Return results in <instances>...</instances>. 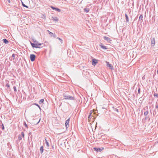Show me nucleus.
<instances>
[{
    "instance_id": "79ce46f5",
    "label": "nucleus",
    "mask_w": 158,
    "mask_h": 158,
    "mask_svg": "<svg viewBox=\"0 0 158 158\" xmlns=\"http://www.w3.org/2000/svg\"><path fill=\"white\" fill-rule=\"evenodd\" d=\"M47 31H48V32L49 33H49L50 32L49 30H47Z\"/></svg>"
},
{
    "instance_id": "4be33fe9",
    "label": "nucleus",
    "mask_w": 158,
    "mask_h": 158,
    "mask_svg": "<svg viewBox=\"0 0 158 158\" xmlns=\"http://www.w3.org/2000/svg\"><path fill=\"white\" fill-rule=\"evenodd\" d=\"M148 113V111H145L144 113V115L145 116H147Z\"/></svg>"
},
{
    "instance_id": "a19ab883",
    "label": "nucleus",
    "mask_w": 158,
    "mask_h": 158,
    "mask_svg": "<svg viewBox=\"0 0 158 158\" xmlns=\"http://www.w3.org/2000/svg\"><path fill=\"white\" fill-rule=\"evenodd\" d=\"M91 118H92V116L90 117L89 118H88V119L89 120V119H91Z\"/></svg>"
},
{
    "instance_id": "39448f33",
    "label": "nucleus",
    "mask_w": 158,
    "mask_h": 158,
    "mask_svg": "<svg viewBox=\"0 0 158 158\" xmlns=\"http://www.w3.org/2000/svg\"><path fill=\"white\" fill-rule=\"evenodd\" d=\"M106 65L109 67V68L110 69H113V67L112 66V65L110 64H109V62L106 61Z\"/></svg>"
},
{
    "instance_id": "20e7f679",
    "label": "nucleus",
    "mask_w": 158,
    "mask_h": 158,
    "mask_svg": "<svg viewBox=\"0 0 158 158\" xmlns=\"http://www.w3.org/2000/svg\"><path fill=\"white\" fill-rule=\"evenodd\" d=\"M70 120V118H69L67 120L65 123V126L67 128L69 127V121Z\"/></svg>"
},
{
    "instance_id": "bb28decb",
    "label": "nucleus",
    "mask_w": 158,
    "mask_h": 158,
    "mask_svg": "<svg viewBox=\"0 0 158 158\" xmlns=\"http://www.w3.org/2000/svg\"><path fill=\"white\" fill-rule=\"evenodd\" d=\"M34 104V105H36L37 106L40 110L41 109V108H40V106L39 105H38L36 103H35Z\"/></svg>"
},
{
    "instance_id": "c85d7f7f",
    "label": "nucleus",
    "mask_w": 158,
    "mask_h": 158,
    "mask_svg": "<svg viewBox=\"0 0 158 158\" xmlns=\"http://www.w3.org/2000/svg\"><path fill=\"white\" fill-rule=\"evenodd\" d=\"M53 33L51 32H50L49 34L50 35L51 37H52L53 35Z\"/></svg>"
},
{
    "instance_id": "412c9836",
    "label": "nucleus",
    "mask_w": 158,
    "mask_h": 158,
    "mask_svg": "<svg viewBox=\"0 0 158 158\" xmlns=\"http://www.w3.org/2000/svg\"><path fill=\"white\" fill-rule=\"evenodd\" d=\"M143 17V16L142 15H140L139 17V20H142V19Z\"/></svg>"
},
{
    "instance_id": "393cba45",
    "label": "nucleus",
    "mask_w": 158,
    "mask_h": 158,
    "mask_svg": "<svg viewBox=\"0 0 158 158\" xmlns=\"http://www.w3.org/2000/svg\"><path fill=\"white\" fill-rule=\"evenodd\" d=\"M155 107H156V109L158 108V101L156 102Z\"/></svg>"
},
{
    "instance_id": "72a5a7b5",
    "label": "nucleus",
    "mask_w": 158,
    "mask_h": 158,
    "mask_svg": "<svg viewBox=\"0 0 158 158\" xmlns=\"http://www.w3.org/2000/svg\"><path fill=\"white\" fill-rule=\"evenodd\" d=\"M57 39L59 40L60 42H61V43H62V40L59 37H57Z\"/></svg>"
},
{
    "instance_id": "58836bf2",
    "label": "nucleus",
    "mask_w": 158,
    "mask_h": 158,
    "mask_svg": "<svg viewBox=\"0 0 158 158\" xmlns=\"http://www.w3.org/2000/svg\"><path fill=\"white\" fill-rule=\"evenodd\" d=\"M54 38H56V35L55 34H53V35Z\"/></svg>"
},
{
    "instance_id": "f8f14e48",
    "label": "nucleus",
    "mask_w": 158,
    "mask_h": 158,
    "mask_svg": "<svg viewBox=\"0 0 158 158\" xmlns=\"http://www.w3.org/2000/svg\"><path fill=\"white\" fill-rule=\"evenodd\" d=\"M94 151H95L96 152H101L102 150V149L100 148H94Z\"/></svg>"
},
{
    "instance_id": "5701e85b",
    "label": "nucleus",
    "mask_w": 158,
    "mask_h": 158,
    "mask_svg": "<svg viewBox=\"0 0 158 158\" xmlns=\"http://www.w3.org/2000/svg\"><path fill=\"white\" fill-rule=\"evenodd\" d=\"M22 136L21 135H19V137H18V139H19V140H22Z\"/></svg>"
},
{
    "instance_id": "423d86ee",
    "label": "nucleus",
    "mask_w": 158,
    "mask_h": 158,
    "mask_svg": "<svg viewBox=\"0 0 158 158\" xmlns=\"http://www.w3.org/2000/svg\"><path fill=\"white\" fill-rule=\"evenodd\" d=\"M151 46H153L155 45V38H153L151 39Z\"/></svg>"
},
{
    "instance_id": "b1692460",
    "label": "nucleus",
    "mask_w": 158,
    "mask_h": 158,
    "mask_svg": "<svg viewBox=\"0 0 158 158\" xmlns=\"http://www.w3.org/2000/svg\"><path fill=\"white\" fill-rule=\"evenodd\" d=\"M22 137H23V138H24V133L23 131L21 133V135Z\"/></svg>"
},
{
    "instance_id": "f3484780",
    "label": "nucleus",
    "mask_w": 158,
    "mask_h": 158,
    "mask_svg": "<svg viewBox=\"0 0 158 158\" xmlns=\"http://www.w3.org/2000/svg\"><path fill=\"white\" fill-rule=\"evenodd\" d=\"M40 150L41 153H42L44 151L43 147V146H42L40 148Z\"/></svg>"
},
{
    "instance_id": "f704fd0d",
    "label": "nucleus",
    "mask_w": 158,
    "mask_h": 158,
    "mask_svg": "<svg viewBox=\"0 0 158 158\" xmlns=\"http://www.w3.org/2000/svg\"><path fill=\"white\" fill-rule=\"evenodd\" d=\"M6 87L7 88H9L10 87V85L9 84H7L6 85Z\"/></svg>"
},
{
    "instance_id": "473e14b6",
    "label": "nucleus",
    "mask_w": 158,
    "mask_h": 158,
    "mask_svg": "<svg viewBox=\"0 0 158 158\" xmlns=\"http://www.w3.org/2000/svg\"><path fill=\"white\" fill-rule=\"evenodd\" d=\"M23 124L24 126H25L27 127V128H28V127H27V125L26 123L25 122H24V123H23Z\"/></svg>"
},
{
    "instance_id": "c756f323",
    "label": "nucleus",
    "mask_w": 158,
    "mask_h": 158,
    "mask_svg": "<svg viewBox=\"0 0 158 158\" xmlns=\"http://www.w3.org/2000/svg\"><path fill=\"white\" fill-rule=\"evenodd\" d=\"M1 126H2V130L3 131H4V125H3V123L2 124Z\"/></svg>"
},
{
    "instance_id": "a211bd4d",
    "label": "nucleus",
    "mask_w": 158,
    "mask_h": 158,
    "mask_svg": "<svg viewBox=\"0 0 158 158\" xmlns=\"http://www.w3.org/2000/svg\"><path fill=\"white\" fill-rule=\"evenodd\" d=\"M89 8H85L84 9V11L85 12H86V13H88L89 12Z\"/></svg>"
},
{
    "instance_id": "cd10ccee",
    "label": "nucleus",
    "mask_w": 158,
    "mask_h": 158,
    "mask_svg": "<svg viewBox=\"0 0 158 158\" xmlns=\"http://www.w3.org/2000/svg\"><path fill=\"white\" fill-rule=\"evenodd\" d=\"M13 89H14V92H17V89H16V87L15 86H14Z\"/></svg>"
},
{
    "instance_id": "f257e3e1",
    "label": "nucleus",
    "mask_w": 158,
    "mask_h": 158,
    "mask_svg": "<svg viewBox=\"0 0 158 158\" xmlns=\"http://www.w3.org/2000/svg\"><path fill=\"white\" fill-rule=\"evenodd\" d=\"M63 100H75L74 97L70 96L66 94H63Z\"/></svg>"
},
{
    "instance_id": "2eb2a0df",
    "label": "nucleus",
    "mask_w": 158,
    "mask_h": 158,
    "mask_svg": "<svg viewBox=\"0 0 158 158\" xmlns=\"http://www.w3.org/2000/svg\"><path fill=\"white\" fill-rule=\"evenodd\" d=\"M2 41L5 44H7L9 43L8 41L6 39H3Z\"/></svg>"
},
{
    "instance_id": "2f4dec72",
    "label": "nucleus",
    "mask_w": 158,
    "mask_h": 158,
    "mask_svg": "<svg viewBox=\"0 0 158 158\" xmlns=\"http://www.w3.org/2000/svg\"><path fill=\"white\" fill-rule=\"evenodd\" d=\"M114 111H116L117 112H119V111H118V109H117L116 108H114Z\"/></svg>"
},
{
    "instance_id": "e433bc0d",
    "label": "nucleus",
    "mask_w": 158,
    "mask_h": 158,
    "mask_svg": "<svg viewBox=\"0 0 158 158\" xmlns=\"http://www.w3.org/2000/svg\"><path fill=\"white\" fill-rule=\"evenodd\" d=\"M138 93L139 94L140 93V88H139L138 89Z\"/></svg>"
},
{
    "instance_id": "9b49d317",
    "label": "nucleus",
    "mask_w": 158,
    "mask_h": 158,
    "mask_svg": "<svg viewBox=\"0 0 158 158\" xmlns=\"http://www.w3.org/2000/svg\"><path fill=\"white\" fill-rule=\"evenodd\" d=\"M100 47L102 49H107V48L105 46L103 45L102 44H101L100 45Z\"/></svg>"
},
{
    "instance_id": "de8ad7c7",
    "label": "nucleus",
    "mask_w": 158,
    "mask_h": 158,
    "mask_svg": "<svg viewBox=\"0 0 158 158\" xmlns=\"http://www.w3.org/2000/svg\"><path fill=\"white\" fill-rule=\"evenodd\" d=\"M21 1V0H20Z\"/></svg>"
},
{
    "instance_id": "ea45409f",
    "label": "nucleus",
    "mask_w": 158,
    "mask_h": 158,
    "mask_svg": "<svg viewBox=\"0 0 158 158\" xmlns=\"http://www.w3.org/2000/svg\"><path fill=\"white\" fill-rule=\"evenodd\" d=\"M7 1H8V2L9 3H10V0H7Z\"/></svg>"
},
{
    "instance_id": "7ed1b4c3",
    "label": "nucleus",
    "mask_w": 158,
    "mask_h": 158,
    "mask_svg": "<svg viewBox=\"0 0 158 158\" xmlns=\"http://www.w3.org/2000/svg\"><path fill=\"white\" fill-rule=\"evenodd\" d=\"M31 46H32V47L33 48H42V47H40V46H38V45H36V44H35L34 43H31Z\"/></svg>"
},
{
    "instance_id": "dca6fc26",
    "label": "nucleus",
    "mask_w": 158,
    "mask_h": 158,
    "mask_svg": "<svg viewBox=\"0 0 158 158\" xmlns=\"http://www.w3.org/2000/svg\"><path fill=\"white\" fill-rule=\"evenodd\" d=\"M45 143L47 145V146L48 147H49V145L48 142L47 141L46 139H45Z\"/></svg>"
},
{
    "instance_id": "f03ea898",
    "label": "nucleus",
    "mask_w": 158,
    "mask_h": 158,
    "mask_svg": "<svg viewBox=\"0 0 158 158\" xmlns=\"http://www.w3.org/2000/svg\"><path fill=\"white\" fill-rule=\"evenodd\" d=\"M36 57L35 55L33 54H31L30 55V59L33 62L35 60V58Z\"/></svg>"
},
{
    "instance_id": "4468645a",
    "label": "nucleus",
    "mask_w": 158,
    "mask_h": 158,
    "mask_svg": "<svg viewBox=\"0 0 158 158\" xmlns=\"http://www.w3.org/2000/svg\"><path fill=\"white\" fill-rule=\"evenodd\" d=\"M52 20L57 22L58 21V19L56 17H52Z\"/></svg>"
},
{
    "instance_id": "9d476101",
    "label": "nucleus",
    "mask_w": 158,
    "mask_h": 158,
    "mask_svg": "<svg viewBox=\"0 0 158 158\" xmlns=\"http://www.w3.org/2000/svg\"><path fill=\"white\" fill-rule=\"evenodd\" d=\"M104 39L109 43H110V41H111V40L110 38L106 36L104 37Z\"/></svg>"
},
{
    "instance_id": "a878e982",
    "label": "nucleus",
    "mask_w": 158,
    "mask_h": 158,
    "mask_svg": "<svg viewBox=\"0 0 158 158\" xmlns=\"http://www.w3.org/2000/svg\"><path fill=\"white\" fill-rule=\"evenodd\" d=\"M12 57H13V60H14L15 57V55L14 54H13L12 55Z\"/></svg>"
},
{
    "instance_id": "7c9ffc66",
    "label": "nucleus",
    "mask_w": 158,
    "mask_h": 158,
    "mask_svg": "<svg viewBox=\"0 0 158 158\" xmlns=\"http://www.w3.org/2000/svg\"><path fill=\"white\" fill-rule=\"evenodd\" d=\"M154 96H155V97H156V98H158V94H156V93H155L154 94Z\"/></svg>"
},
{
    "instance_id": "6ab92c4d",
    "label": "nucleus",
    "mask_w": 158,
    "mask_h": 158,
    "mask_svg": "<svg viewBox=\"0 0 158 158\" xmlns=\"http://www.w3.org/2000/svg\"><path fill=\"white\" fill-rule=\"evenodd\" d=\"M21 2H22V6L23 7H26L27 8H28V7L25 4H24V3H23V2H22V1H21Z\"/></svg>"
},
{
    "instance_id": "0eeeda50",
    "label": "nucleus",
    "mask_w": 158,
    "mask_h": 158,
    "mask_svg": "<svg viewBox=\"0 0 158 158\" xmlns=\"http://www.w3.org/2000/svg\"><path fill=\"white\" fill-rule=\"evenodd\" d=\"M32 40H33V42H34V43L35 44H36V45H38V46H39L41 45L42 44H43L39 43L36 40H35L34 39H32Z\"/></svg>"
},
{
    "instance_id": "c03bdc74",
    "label": "nucleus",
    "mask_w": 158,
    "mask_h": 158,
    "mask_svg": "<svg viewBox=\"0 0 158 158\" xmlns=\"http://www.w3.org/2000/svg\"><path fill=\"white\" fill-rule=\"evenodd\" d=\"M86 73H88V74H89V72H86Z\"/></svg>"
},
{
    "instance_id": "49530a36",
    "label": "nucleus",
    "mask_w": 158,
    "mask_h": 158,
    "mask_svg": "<svg viewBox=\"0 0 158 158\" xmlns=\"http://www.w3.org/2000/svg\"><path fill=\"white\" fill-rule=\"evenodd\" d=\"M157 143H158V141H157Z\"/></svg>"
},
{
    "instance_id": "37998d69",
    "label": "nucleus",
    "mask_w": 158,
    "mask_h": 158,
    "mask_svg": "<svg viewBox=\"0 0 158 158\" xmlns=\"http://www.w3.org/2000/svg\"><path fill=\"white\" fill-rule=\"evenodd\" d=\"M156 73L157 74H158V69Z\"/></svg>"
},
{
    "instance_id": "1a4fd4ad",
    "label": "nucleus",
    "mask_w": 158,
    "mask_h": 158,
    "mask_svg": "<svg viewBox=\"0 0 158 158\" xmlns=\"http://www.w3.org/2000/svg\"><path fill=\"white\" fill-rule=\"evenodd\" d=\"M98 60L95 59H93L92 60V64L93 65H95L96 64L98 63Z\"/></svg>"
},
{
    "instance_id": "aec40b11",
    "label": "nucleus",
    "mask_w": 158,
    "mask_h": 158,
    "mask_svg": "<svg viewBox=\"0 0 158 158\" xmlns=\"http://www.w3.org/2000/svg\"><path fill=\"white\" fill-rule=\"evenodd\" d=\"M44 101V99H42L40 100L39 103H40V104H42V103H43Z\"/></svg>"
},
{
    "instance_id": "c9c22d12",
    "label": "nucleus",
    "mask_w": 158,
    "mask_h": 158,
    "mask_svg": "<svg viewBox=\"0 0 158 158\" xmlns=\"http://www.w3.org/2000/svg\"><path fill=\"white\" fill-rule=\"evenodd\" d=\"M145 120H147L148 118H149V116H145Z\"/></svg>"
},
{
    "instance_id": "4c0bfd02",
    "label": "nucleus",
    "mask_w": 158,
    "mask_h": 158,
    "mask_svg": "<svg viewBox=\"0 0 158 158\" xmlns=\"http://www.w3.org/2000/svg\"><path fill=\"white\" fill-rule=\"evenodd\" d=\"M91 114H92V113H91V112H90V113H89V115L88 116V118H89L90 117L92 116L91 115Z\"/></svg>"
},
{
    "instance_id": "a18cd8bd",
    "label": "nucleus",
    "mask_w": 158,
    "mask_h": 158,
    "mask_svg": "<svg viewBox=\"0 0 158 158\" xmlns=\"http://www.w3.org/2000/svg\"><path fill=\"white\" fill-rule=\"evenodd\" d=\"M40 120L39 121V122H38L37 123H39V122H40Z\"/></svg>"
},
{
    "instance_id": "6e6552de",
    "label": "nucleus",
    "mask_w": 158,
    "mask_h": 158,
    "mask_svg": "<svg viewBox=\"0 0 158 158\" xmlns=\"http://www.w3.org/2000/svg\"><path fill=\"white\" fill-rule=\"evenodd\" d=\"M50 7L53 10H55L57 11H58V12H60V10L58 8H57L55 7H54V6H50Z\"/></svg>"
},
{
    "instance_id": "ddd939ff",
    "label": "nucleus",
    "mask_w": 158,
    "mask_h": 158,
    "mask_svg": "<svg viewBox=\"0 0 158 158\" xmlns=\"http://www.w3.org/2000/svg\"><path fill=\"white\" fill-rule=\"evenodd\" d=\"M125 16L126 17V19L127 22H128L129 21V19L128 18V17L126 13H125Z\"/></svg>"
}]
</instances>
